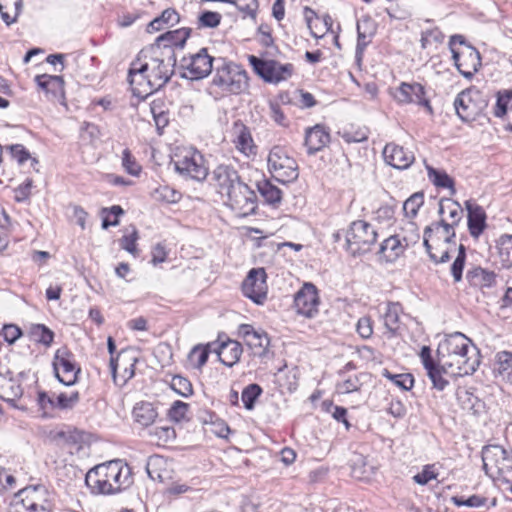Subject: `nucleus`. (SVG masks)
<instances>
[{
  "label": "nucleus",
  "mask_w": 512,
  "mask_h": 512,
  "mask_svg": "<svg viewBox=\"0 0 512 512\" xmlns=\"http://www.w3.org/2000/svg\"><path fill=\"white\" fill-rule=\"evenodd\" d=\"M188 36L189 32L183 29L169 31L158 38L168 45H152L139 52L128 72V82L135 96L145 98L170 80L176 63L172 46L182 45Z\"/></svg>",
  "instance_id": "1"
},
{
  "label": "nucleus",
  "mask_w": 512,
  "mask_h": 512,
  "mask_svg": "<svg viewBox=\"0 0 512 512\" xmlns=\"http://www.w3.org/2000/svg\"><path fill=\"white\" fill-rule=\"evenodd\" d=\"M85 482L95 494L112 495L129 488L133 484V476L130 466L116 459L91 468Z\"/></svg>",
  "instance_id": "2"
},
{
  "label": "nucleus",
  "mask_w": 512,
  "mask_h": 512,
  "mask_svg": "<svg viewBox=\"0 0 512 512\" xmlns=\"http://www.w3.org/2000/svg\"><path fill=\"white\" fill-rule=\"evenodd\" d=\"M211 87L223 95H238L248 88V76L238 65L225 64L216 69Z\"/></svg>",
  "instance_id": "3"
},
{
  "label": "nucleus",
  "mask_w": 512,
  "mask_h": 512,
  "mask_svg": "<svg viewBox=\"0 0 512 512\" xmlns=\"http://www.w3.org/2000/svg\"><path fill=\"white\" fill-rule=\"evenodd\" d=\"M483 468L493 479L512 482V456L499 445L486 446L482 451Z\"/></svg>",
  "instance_id": "4"
},
{
  "label": "nucleus",
  "mask_w": 512,
  "mask_h": 512,
  "mask_svg": "<svg viewBox=\"0 0 512 512\" xmlns=\"http://www.w3.org/2000/svg\"><path fill=\"white\" fill-rule=\"evenodd\" d=\"M47 491L42 487L25 488L10 503L7 512H51Z\"/></svg>",
  "instance_id": "5"
},
{
  "label": "nucleus",
  "mask_w": 512,
  "mask_h": 512,
  "mask_svg": "<svg viewBox=\"0 0 512 512\" xmlns=\"http://www.w3.org/2000/svg\"><path fill=\"white\" fill-rule=\"evenodd\" d=\"M376 239L377 232L371 224L362 220L354 221L346 232L347 250L354 256L366 253Z\"/></svg>",
  "instance_id": "6"
},
{
  "label": "nucleus",
  "mask_w": 512,
  "mask_h": 512,
  "mask_svg": "<svg viewBox=\"0 0 512 512\" xmlns=\"http://www.w3.org/2000/svg\"><path fill=\"white\" fill-rule=\"evenodd\" d=\"M268 168L272 176L281 183H289L298 178L296 161L284 148L275 146L268 155Z\"/></svg>",
  "instance_id": "7"
},
{
  "label": "nucleus",
  "mask_w": 512,
  "mask_h": 512,
  "mask_svg": "<svg viewBox=\"0 0 512 512\" xmlns=\"http://www.w3.org/2000/svg\"><path fill=\"white\" fill-rule=\"evenodd\" d=\"M408 232L409 235L396 234L385 239L379 250L381 259L393 263L404 254L408 247L417 243L420 236L414 224H409Z\"/></svg>",
  "instance_id": "8"
},
{
  "label": "nucleus",
  "mask_w": 512,
  "mask_h": 512,
  "mask_svg": "<svg viewBox=\"0 0 512 512\" xmlns=\"http://www.w3.org/2000/svg\"><path fill=\"white\" fill-rule=\"evenodd\" d=\"M248 60L257 75L264 81L274 84L289 79L294 69L290 63L282 64L276 60L260 59L254 55H250Z\"/></svg>",
  "instance_id": "9"
},
{
  "label": "nucleus",
  "mask_w": 512,
  "mask_h": 512,
  "mask_svg": "<svg viewBox=\"0 0 512 512\" xmlns=\"http://www.w3.org/2000/svg\"><path fill=\"white\" fill-rule=\"evenodd\" d=\"M440 368L442 375L448 377H458L472 374L479 365L478 352L474 349V353L463 351L449 357V360L442 359Z\"/></svg>",
  "instance_id": "10"
},
{
  "label": "nucleus",
  "mask_w": 512,
  "mask_h": 512,
  "mask_svg": "<svg viewBox=\"0 0 512 512\" xmlns=\"http://www.w3.org/2000/svg\"><path fill=\"white\" fill-rule=\"evenodd\" d=\"M176 171L193 180L202 181L208 175L202 154L196 150L188 149L176 156L174 160Z\"/></svg>",
  "instance_id": "11"
},
{
  "label": "nucleus",
  "mask_w": 512,
  "mask_h": 512,
  "mask_svg": "<svg viewBox=\"0 0 512 512\" xmlns=\"http://www.w3.org/2000/svg\"><path fill=\"white\" fill-rule=\"evenodd\" d=\"M486 106L487 102L482 94L472 88L460 92L454 101L456 113L463 121L475 120Z\"/></svg>",
  "instance_id": "12"
},
{
  "label": "nucleus",
  "mask_w": 512,
  "mask_h": 512,
  "mask_svg": "<svg viewBox=\"0 0 512 512\" xmlns=\"http://www.w3.org/2000/svg\"><path fill=\"white\" fill-rule=\"evenodd\" d=\"M225 203L239 216H247L255 212L256 194L242 181L224 196Z\"/></svg>",
  "instance_id": "13"
},
{
  "label": "nucleus",
  "mask_w": 512,
  "mask_h": 512,
  "mask_svg": "<svg viewBox=\"0 0 512 512\" xmlns=\"http://www.w3.org/2000/svg\"><path fill=\"white\" fill-rule=\"evenodd\" d=\"M430 259L435 263H444L449 259L451 252H458L457 256L451 266V274L455 282H459L462 279V273L464 269L466 253L464 245L460 244L458 247L453 246H437L436 244H429V248H426Z\"/></svg>",
  "instance_id": "14"
},
{
  "label": "nucleus",
  "mask_w": 512,
  "mask_h": 512,
  "mask_svg": "<svg viewBox=\"0 0 512 512\" xmlns=\"http://www.w3.org/2000/svg\"><path fill=\"white\" fill-rule=\"evenodd\" d=\"M53 368L57 379L66 386L75 384L80 368L73 354L65 347L58 349L54 356Z\"/></svg>",
  "instance_id": "15"
},
{
  "label": "nucleus",
  "mask_w": 512,
  "mask_h": 512,
  "mask_svg": "<svg viewBox=\"0 0 512 512\" xmlns=\"http://www.w3.org/2000/svg\"><path fill=\"white\" fill-rule=\"evenodd\" d=\"M266 278L264 268H253L242 283L243 294L258 305H262L267 299Z\"/></svg>",
  "instance_id": "16"
},
{
  "label": "nucleus",
  "mask_w": 512,
  "mask_h": 512,
  "mask_svg": "<svg viewBox=\"0 0 512 512\" xmlns=\"http://www.w3.org/2000/svg\"><path fill=\"white\" fill-rule=\"evenodd\" d=\"M454 238L455 230L453 225L448 224L446 219L443 218L441 221L425 228L423 243L425 248H429V244L456 247Z\"/></svg>",
  "instance_id": "17"
},
{
  "label": "nucleus",
  "mask_w": 512,
  "mask_h": 512,
  "mask_svg": "<svg viewBox=\"0 0 512 512\" xmlns=\"http://www.w3.org/2000/svg\"><path fill=\"white\" fill-rule=\"evenodd\" d=\"M319 303L317 288L311 283H305L294 297L297 312L308 318H312L318 313Z\"/></svg>",
  "instance_id": "18"
},
{
  "label": "nucleus",
  "mask_w": 512,
  "mask_h": 512,
  "mask_svg": "<svg viewBox=\"0 0 512 512\" xmlns=\"http://www.w3.org/2000/svg\"><path fill=\"white\" fill-rule=\"evenodd\" d=\"M452 58L458 71L466 78L472 77L481 66L480 54L471 46H465L460 51L452 49Z\"/></svg>",
  "instance_id": "19"
},
{
  "label": "nucleus",
  "mask_w": 512,
  "mask_h": 512,
  "mask_svg": "<svg viewBox=\"0 0 512 512\" xmlns=\"http://www.w3.org/2000/svg\"><path fill=\"white\" fill-rule=\"evenodd\" d=\"M474 349L476 347L472 344L471 340L467 338L464 334L460 332H456L447 336L444 340H442L437 349V355L439 356V362L442 359L449 360L451 355L469 351L470 353H474Z\"/></svg>",
  "instance_id": "20"
},
{
  "label": "nucleus",
  "mask_w": 512,
  "mask_h": 512,
  "mask_svg": "<svg viewBox=\"0 0 512 512\" xmlns=\"http://www.w3.org/2000/svg\"><path fill=\"white\" fill-rule=\"evenodd\" d=\"M213 58L208 55L205 48L192 55L188 61L183 64V76L191 80L202 79L208 76L212 71Z\"/></svg>",
  "instance_id": "21"
},
{
  "label": "nucleus",
  "mask_w": 512,
  "mask_h": 512,
  "mask_svg": "<svg viewBox=\"0 0 512 512\" xmlns=\"http://www.w3.org/2000/svg\"><path fill=\"white\" fill-rule=\"evenodd\" d=\"M394 98L401 104L415 103L426 107L429 112L432 111L429 101L425 98V89L420 83H401L395 90Z\"/></svg>",
  "instance_id": "22"
},
{
  "label": "nucleus",
  "mask_w": 512,
  "mask_h": 512,
  "mask_svg": "<svg viewBox=\"0 0 512 512\" xmlns=\"http://www.w3.org/2000/svg\"><path fill=\"white\" fill-rule=\"evenodd\" d=\"M239 182L241 180L238 172L229 165H219L211 174V183L222 198Z\"/></svg>",
  "instance_id": "23"
},
{
  "label": "nucleus",
  "mask_w": 512,
  "mask_h": 512,
  "mask_svg": "<svg viewBox=\"0 0 512 512\" xmlns=\"http://www.w3.org/2000/svg\"><path fill=\"white\" fill-rule=\"evenodd\" d=\"M383 157L387 164L396 169H407L415 160L414 154L411 151H407L395 143L385 145Z\"/></svg>",
  "instance_id": "24"
},
{
  "label": "nucleus",
  "mask_w": 512,
  "mask_h": 512,
  "mask_svg": "<svg viewBox=\"0 0 512 512\" xmlns=\"http://www.w3.org/2000/svg\"><path fill=\"white\" fill-rule=\"evenodd\" d=\"M239 335L243 337L244 342L255 353L261 355L269 346L270 340L267 333L261 329H255L249 324H242L239 326Z\"/></svg>",
  "instance_id": "25"
},
{
  "label": "nucleus",
  "mask_w": 512,
  "mask_h": 512,
  "mask_svg": "<svg viewBox=\"0 0 512 512\" xmlns=\"http://www.w3.org/2000/svg\"><path fill=\"white\" fill-rule=\"evenodd\" d=\"M420 357L427 374L433 383V387L438 390H444L449 381L442 375L440 368L439 356L437 355V362H434L431 357V350L429 347L424 346L421 349Z\"/></svg>",
  "instance_id": "26"
},
{
  "label": "nucleus",
  "mask_w": 512,
  "mask_h": 512,
  "mask_svg": "<svg viewBox=\"0 0 512 512\" xmlns=\"http://www.w3.org/2000/svg\"><path fill=\"white\" fill-rule=\"evenodd\" d=\"M465 206L468 212V229L472 237L478 238L486 227V214L482 207L466 201Z\"/></svg>",
  "instance_id": "27"
},
{
  "label": "nucleus",
  "mask_w": 512,
  "mask_h": 512,
  "mask_svg": "<svg viewBox=\"0 0 512 512\" xmlns=\"http://www.w3.org/2000/svg\"><path fill=\"white\" fill-rule=\"evenodd\" d=\"M330 141V134L322 125H315L307 129L305 145L309 154H314L323 149Z\"/></svg>",
  "instance_id": "28"
},
{
  "label": "nucleus",
  "mask_w": 512,
  "mask_h": 512,
  "mask_svg": "<svg viewBox=\"0 0 512 512\" xmlns=\"http://www.w3.org/2000/svg\"><path fill=\"white\" fill-rule=\"evenodd\" d=\"M376 33V24L369 17L365 16L357 23V46H356V56L358 59L361 58L365 48L371 41V38Z\"/></svg>",
  "instance_id": "29"
},
{
  "label": "nucleus",
  "mask_w": 512,
  "mask_h": 512,
  "mask_svg": "<svg viewBox=\"0 0 512 512\" xmlns=\"http://www.w3.org/2000/svg\"><path fill=\"white\" fill-rule=\"evenodd\" d=\"M493 372L496 378L512 384V352L500 351L495 355Z\"/></svg>",
  "instance_id": "30"
},
{
  "label": "nucleus",
  "mask_w": 512,
  "mask_h": 512,
  "mask_svg": "<svg viewBox=\"0 0 512 512\" xmlns=\"http://www.w3.org/2000/svg\"><path fill=\"white\" fill-rule=\"evenodd\" d=\"M38 86L47 94H51L54 99L64 98V80L61 76L38 75L35 77Z\"/></svg>",
  "instance_id": "31"
},
{
  "label": "nucleus",
  "mask_w": 512,
  "mask_h": 512,
  "mask_svg": "<svg viewBox=\"0 0 512 512\" xmlns=\"http://www.w3.org/2000/svg\"><path fill=\"white\" fill-rule=\"evenodd\" d=\"M242 352L241 344L234 340L221 343L217 350L219 360L228 367H232L240 360Z\"/></svg>",
  "instance_id": "32"
},
{
  "label": "nucleus",
  "mask_w": 512,
  "mask_h": 512,
  "mask_svg": "<svg viewBox=\"0 0 512 512\" xmlns=\"http://www.w3.org/2000/svg\"><path fill=\"white\" fill-rule=\"evenodd\" d=\"M402 307L399 302H387L382 315L386 330L393 336L400 327Z\"/></svg>",
  "instance_id": "33"
},
{
  "label": "nucleus",
  "mask_w": 512,
  "mask_h": 512,
  "mask_svg": "<svg viewBox=\"0 0 512 512\" xmlns=\"http://www.w3.org/2000/svg\"><path fill=\"white\" fill-rule=\"evenodd\" d=\"M158 416L154 406L148 402L137 403L133 408L134 420L143 427L152 425Z\"/></svg>",
  "instance_id": "34"
},
{
  "label": "nucleus",
  "mask_w": 512,
  "mask_h": 512,
  "mask_svg": "<svg viewBox=\"0 0 512 512\" xmlns=\"http://www.w3.org/2000/svg\"><path fill=\"white\" fill-rule=\"evenodd\" d=\"M234 143L236 148L245 156L249 157L256 154V146L253 143L251 133L244 125L237 128V135Z\"/></svg>",
  "instance_id": "35"
},
{
  "label": "nucleus",
  "mask_w": 512,
  "mask_h": 512,
  "mask_svg": "<svg viewBox=\"0 0 512 512\" xmlns=\"http://www.w3.org/2000/svg\"><path fill=\"white\" fill-rule=\"evenodd\" d=\"M117 361H118V357L117 358L111 357V359H110L111 374H112L113 380L116 385L124 386L127 383V381L130 380L134 376V374H135L134 366H135V363L137 360H136V358H131L128 361V366H125L123 368V371L121 374H118V372H117V369H118Z\"/></svg>",
  "instance_id": "36"
},
{
  "label": "nucleus",
  "mask_w": 512,
  "mask_h": 512,
  "mask_svg": "<svg viewBox=\"0 0 512 512\" xmlns=\"http://www.w3.org/2000/svg\"><path fill=\"white\" fill-rule=\"evenodd\" d=\"M469 283L474 287H491L495 283V274L480 267L473 268L466 275Z\"/></svg>",
  "instance_id": "37"
},
{
  "label": "nucleus",
  "mask_w": 512,
  "mask_h": 512,
  "mask_svg": "<svg viewBox=\"0 0 512 512\" xmlns=\"http://www.w3.org/2000/svg\"><path fill=\"white\" fill-rule=\"evenodd\" d=\"M179 15L174 9H166L159 17L153 19L148 25V32H156L179 22Z\"/></svg>",
  "instance_id": "38"
},
{
  "label": "nucleus",
  "mask_w": 512,
  "mask_h": 512,
  "mask_svg": "<svg viewBox=\"0 0 512 512\" xmlns=\"http://www.w3.org/2000/svg\"><path fill=\"white\" fill-rule=\"evenodd\" d=\"M440 215H448V219L450 222L448 224L453 225L455 227L462 218L463 209L460 204L452 199H441L439 202V210Z\"/></svg>",
  "instance_id": "39"
},
{
  "label": "nucleus",
  "mask_w": 512,
  "mask_h": 512,
  "mask_svg": "<svg viewBox=\"0 0 512 512\" xmlns=\"http://www.w3.org/2000/svg\"><path fill=\"white\" fill-rule=\"evenodd\" d=\"M21 9L22 0H0L1 18L7 25L16 22Z\"/></svg>",
  "instance_id": "40"
},
{
  "label": "nucleus",
  "mask_w": 512,
  "mask_h": 512,
  "mask_svg": "<svg viewBox=\"0 0 512 512\" xmlns=\"http://www.w3.org/2000/svg\"><path fill=\"white\" fill-rule=\"evenodd\" d=\"M426 170L429 180L436 187L449 189L451 195L456 193L454 188V180L445 171L437 170L429 165H426Z\"/></svg>",
  "instance_id": "41"
},
{
  "label": "nucleus",
  "mask_w": 512,
  "mask_h": 512,
  "mask_svg": "<svg viewBox=\"0 0 512 512\" xmlns=\"http://www.w3.org/2000/svg\"><path fill=\"white\" fill-rule=\"evenodd\" d=\"M457 400L463 410L477 414L483 408V403L472 392L467 389H458Z\"/></svg>",
  "instance_id": "42"
},
{
  "label": "nucleus",
  "mask_w": 512,
  "mask_h": 512,
  "mask_svg": "<svg viewBox=\"0 0 512 512\" xmlns=\"http://www.w3.org/2000/svg\"><path fill=\"white\" fill-rule=\"evenodd\" d=\"M22 395L21 386L13 381L10 377L0 383V397L7 401L13 402Z\"/></svg>",
  "instance_id": "43"
},
{
  "label": "nucleus",
  "mask_w": 512,
  "mask_h": 512,
  "mask_svg": "<svg viewBox=\"0 0 512 512\" xmlns=\"http://www.w3.org/2000/svg\"><path fill=\"white\" fill-rule=\"evenodd\" d=\"M499 257L506 267H512V235H502L498 240Z\"/></svg>",
  "instance_id": "44"
},
{
  "label": "nucleus",
  "mask_w": 512,
  "mask_h": 512,
  "mask_svg": "<svg viewBox=\"0 0 512 512\" xmlns=\"http://www.w3.org/2000/svg\"><path fill=\"white\" fill-rule=\"evenodd\" d=\"M209 346L196 345L188 354V361L195 369H201L207 362Z\"/></svg>",
  "instance_id": "45"
},
{
  "label": "nucleus",
  "mask_w": 512,
  "mask_h": 512,
  "mask_svg": "<svg viewBox=\"0 0 512 512\" xmlns=\"http://www.w3.org/2000/svg\"><path fill=\"white\" fill-rule=\"evenodd\" d=\"M258 189L265 201L269 204H277L282 199L281 190L268 181H264L263 183L259 184Z\"/></svg>",
  "instance_id": "46"
},
{
  "label": "nucleus",
  "mask_w": 512,
  "mask_h": 512,
  "mask_svg": "<svg viewBox=\"0 0 512 512\" xmlns=\"http://www.w3.org/2000/svg\"><path fill=\"white\" fill-rule=\"evenodd\" d=\"M494 115L496 117H505L508 123V128L512 131V104L507 97H498L494 106Z\"/></svg>",
  "instance_id": "47"
},
{
  "label": "nucleus",
  "mask_w": 512,
  "mask_h": 512,
  "mask_svg": "<svg viewBox=\"0 0 512 512\" xmlns=\"http://www.w3.org/2000/svg\"><path fill=\"white\" fill-rule=\"evenodd\" d=\"M31 338L38 343L49 346L54 338L53 332L42 324L33 325L30 328Z\"/></svg>",
  "instance_id": "48"
},
{
  "label": "nucleus",
  "mask_w": 512,
  "mask_h": 512,
  "mask_svg": "<svg viewBox=\"0 0 512 512\" xmlns=\"http://www.w3.org/2000/svg\"><path fill=\"white\" fill-rule=\"evenodd\" d=\"M424 203V195L421 192L411 195L403 204L404 214L409 218H414L420 207Z\"/></svg>",
  "instance_id": "49"
},
{
  "label": "nucleus",
  "mask_w": 512,
  "mask_h": 512,
  "mask_svg": "<svg viewBox=\"0 0 512 512\" xmlns=\"http://www.w3.org/2000/svg\"><path fill=\"white\" fill-rule=\"evenodd\" d=\"M382 375L391 380L396 386L408 391L414 385V378L411 374H392L387 369H384Z\"/></svg>",
  "instance_id": "50"
},
{
  "label": "nucleus",
  "mask_w": 512,
  "mask_h": 512,
  "mask_svg": "<svg viewBox=\"0 0 512 512\" xmlns=\"http://www.w3.org/2000/svg\"><path fill=\"white\" fill-rule=\"evenodd\" d=\"M170 387L179 395L183 397H189L193 394V388L191 382L180 375L172 377Z\"/></svg>",
  "instance_id": "51"
},
{
  "label": "nucleus",
  "mask_w": 512,
  "mask_h": 512,
  "mask_svg": "<svg viewBox=\"0 0 512 512\" xmlns=\"http://www.w3.org/2000/svg\"><path fill=\"white\" fill-rule=\"evenodd\" d=\"M6 149L10 151L12 158L15 159L20 165L28 160L31 162V166H34L38 163V161L35 158H32L30 153L21 144L7 146Z\"/></svg>",
  "instance_id": "52"
},
{
  "label": "nucleus",
  "mask_w": 512,
  "mask_h": 512,
  "mask_svg": "<svg viewBox=\"0 0 512 512\" xmlns=\"http://www.w3.org/2000/svg\"><path fill=\"white\" fill-rule=\"evenodd\" d=\"M261 392L262 390L257 384H250L242 391L241 399L246 409H253L254 403Z\"/></svg>",
  "instance_id": "53"
},
{
  "label": "nucleus",
  "mask_w": 512,
  "mask_h": 512,
  "mask_svg": "<svg viewBox=\"0 0 512 512\" xmlns=\"http://www.w3.org/2000/svg\"><path fill=\"white\" fill-rule=\"evenodd\" d=\"M164 464L165 461L162 457L153 456L149 458L146 470L151 479L158 480L160 482L164 480V476L159 471Z\"/></svg>",
  "instance_id": "54"
},
{
  "label": "nucleus",
  "mask_w": 512,
  "mask_h": 512,
  "mask_svg": "<svg viewBox=\"0 0 512 512\" xmlns=\"http://www.w3.org/2000/svg\"><path fill=\"white\" fill-rule=\"evenodd\" d=\"M78 401L79 393L77 391L55 394V407L61 409L72 408Z\"/></svg>",
  "instance_id": "55"
},
{
  "label": "nucleus",
  "mask_w": 512,
  "mask_h": 512,
  "mask_svg": "<svg viewBox=\"0 0 512 512\" xmlns=\"http://www.w3.org/2000/svg\"><path fill=\"white\" fill-rule=\"evenodd\" d=\"M138 239V232L134 226H131L130 232L126 233L121 238V247L132 255H137V246L136 242Z\"/></svg>",
  "instance_id": "56"
},
{
  "label": "nucleus",
  "mask_w": 512,
  "mask_h": 512,
  "mask_svg": "<svg viewBox=\"0 0 512 512\" xmlns=\"http://www.w3.org/2000/svg\"><path fill=\"white\" fill-rule=\"evenodd\" d=\"M188 410L189 405L187 403L175 401L169 409L168 415L172 420L180 422L186 418Z\"/></svg>",
  "instance_id": "57"
},
{
  "label": "nucleus",
  "mask_w": 512,
  "mask_h": 512,
  "mask_svg": "<svg viewBox=\"0 0 512 512\" xmlns=\"http://www.w3.org/2000/svg\"><path fill=\"white\" fill-rule=\"evenodd\" d=\"M155 197L167 203H175L180 199V193L168 186H161L155 190Z\"/></svg>",
  "instance_id": "58"
},
{
  "label": "nucleus",
  "mask_w": 512,
  "mask_h": 512,
  "mask_svg": "<svg viewBox=\"0 0 512 512\" xmlns=\"http://www.w3.org/2000/svg\"><path fill=\"white\" fill-rule=\"evenodd\" d=\"M122 165L127 173L137 176L141 171V166L136 162L128 149L123 151Z\"/></svg>",
  "instance_id": "59"
},
{
  "label": "nucleus",
  "mask_w": 512,
  "mask_h": 512,
  "mask_svg": "<svg viewBox=\"0 0 512 512\" xmlns=\"http://www.w3.org/2000/svg\"><path fill=\"white\" fill-rule=\"evenodd\" d=\"M221 14L218 12L205 11L199 16V25L201 27L214 28L220 24Z\"/></svg>",
  "instance_id": "60"
},
{
  "label": "nucleus",
  "mask_w": 512,
  "mask_h": 512,
  "mask_svg": "<svg viewBox=\"0 0 512 512\" xmlns=\"http://www.w3.org/2000/svg\"><path fill=\"white\" fill-rule=\"evenodd\" d=\"M437 475L434 465H426L421 472L413 477V480L419 485H426L429 481L436 479Z\"/></svg>",
  "instance_id": "61"
},
{
  "label": "nucleus",
  "mask_w": 512,
  "mask_h": 512,
  "mask_svg": "<svg viewBox=\"0 0 512 512\" xmlns=\"http://www.w3.org/2000/svg\"><path fill=\"white\" fill-rule=\"evenodd\" d=\"M452 502L457 506L482 507L486 504V498L472 495L464 500L462 497L454 496Z\"/></svg>",
  "instance_id": "62"
},
{
  "label": "nucleus",
  "mask_w": 512,
  "mask_h": 512,
  "mask_svg": "<svg viewBox=\"0 0 512 512\" xmlns=\"http://www.w3.org/2000/svg\"><path fill=\"white\" fill-rule=\"evenodd\" d=\"M361 383L357 376L349 377L346 380L337 384V392L341 394H348L360 389Z\"/></svg>",
  "instance_id": "63"
},
{
  "label": "nucleus",
  "mask_w": 512,
  "mask_h": 512,
  "mask_svg": "<svg viewBox=\"0 0 512 512\" xmlns=\"http://www.w3.org/2000/svg\"><path fill=\"white\" fill-rule=\"evenodd\" d=\"M357 333L364 339H368L373 334L372 320L368 316L361 317L356 325Z\"/></svg>",
  "instance_id": "64"
}]
</instances>
